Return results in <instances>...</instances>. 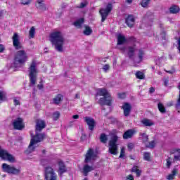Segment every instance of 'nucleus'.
<instances>
[{
	"instance_id": "nucleus-1",
	"label": "nucleus",
	"mask_w": 180,
	"mask_h": 180,
	"mask_svg": "<svg viewBox=\"0 0 180 180\" xmlns=\"http://www.w3.org/2000/svg\"><path fill=\"white\" fill-rule=\"evenodd\" d=\"M35 131L36 134L32 136V138L30 140V143L28 146V148L25 151V153L27 155L31 154V153H33L34 150H36V145L38 143H41V141H44V139H46V134L41 133L40 134V131L43 130V129L46 128V122L43 120L37 119L35 120Z\"/></svg>"
},
{
	"instance_id": "nucleus-2",
	"label": "nucleus",
	"mask_w": 180,
	"mask_h": 180,
	"mask_svg": "<svg viewBox=\"0 0 180 180\" xmlns=\"http://www.w3.org/2000/svg\"><path fill=\"white\" fill-rule=\"evenodd\" d=\"M50 40L52 44L55 46L56 50H57L59 53H63L64 49V37L63 36V33L60 31H56L50 34Z\"/></svg>"
},
{
	"instance_id": "nucleus-3",
	"label": "nucleus",
	"mask_w": 180,
	"mask_h": 180,
	"mask_svg": "<svg viewBox=\"0 0 180 180\" xmlns=\"http://www.w3.org/2000/svg\"><path fill=\"white\" fill-rule=\"evenodd\" d=\"M98 96H103L100 98L98 100V103L101 105V106H105V105L107 106H112V101H113V99L106 89H98L97 91L96 96H98Z\"/></svg>"
},
{
	"instance_id": "nucleus-4",
	"label": "nucleus",
	"mask_w": 180,
	"mask_h": 180,
	"mask_svg": "<svg viewBox=\"0 0 180 180\" xmlns=\"http://www.w3.org/2000/svg\"><path fill=\"white\" fill-rule=\"evenodd\" d=\"M29 57L27 56V53L25 50L17 51L14 55L13 59V65L15 68H18L20 67V65H23L27 61Z\"/></svg>"
},
{
	"instance_id": "nucleus-5",
	"label": "nucleus",
	"mask_w": 180,
	"mask_h": 180,
	"mask_svg": "<svg viewBox=\"0 0 180 180\" xmlns=\"http://www.w3.org/2000/svg\"><path fill=\"white\" fill-rule=\"evenodd\" d=\"M28 70L30 82L31 85H36L37 83V74H39V71L37 70V63L35 60H32Z\"/></svg>"
},
{
	"instance_id": "nucleus-6",
	"label": "nucleus",
	"mask_w": 180,
	"mask_h": 180,
	"mask_svg": "<svg viewBox=\"0 0 180 180\" xmlns=\"http://www.w3.org/2000/svg\"><path fill=\"white\" fill-rule=\"evenodd\" d=\"M117 140H119L117 136L114 135L111 137V140H110L108 143V153L112 155H117Z\"/></svg>"
},
{
	"instance_id": "nucleus-7",
	"label": "nucleus",
	"mask_w": 180,
	"mask_h": 180,
	"mask_svg": "<svg viewBox=\"0 0 180 180\" xmlns=\"http://www.w3.org/2000/svg\"><path fill=\"white\" fill-rule=\"evenodd\" d=\"M98 158V153L92 148H89L84 155V163L89 164Z\"/></svg>"
},
{
	"instance_id": "nucleus-8",
	"label": "nucleus",
	"mask_w": 180,
	"mask_h": 180,
	"mask_svg": "<svg viewBox=\"0 0 180 180\" xmlns=\"http://www.w3.org/2000/svg\"><path fill=\"white\" fill-rule=\"evenodd\" d=\"M1 168L4 172H6L7 174H11L12 175H19L20 174V169H16V167L6 163H4Z\"/></svg>"
},
{
	"instance_id": "nucleus-9",
	"label": "nucleus",
	"mask_w": 180,
	"mask_h": 180,
	"mask_svg": "<svg viewBox=\"0 0 180 180\" xmlns=\"http://www.w3.org/2000/svg\"><path fill=\"white\" fill-rule=\"evenodd\" d=\"M112 10L113 6L110 3L107 5L105 8H101L99 10V13L101 16V22L106 20V18L108 16H109V14L112 12Z\"/></svg>"
},
{
	"instance_id": "nucleus-10",
	"label": "nucleus",
	"mask_w": 180,
	"mask_h": 180,
	"mask_svg": "<svg viewBox=\"0 0 180 180\" xmlns=\"http://www.w3.org/2000/svg\"><path fill=\"white\" fill-rule=\"evenodd\" d=\"M45 180H57L58 176L57 174L54 172V169L49 166L45 167L44 173Z\"/></svg>"
},
{
	"instance_id": "nucleus-11",
	"label": "nucleus",
	"mask_w": 180,
	"mask_h": 180,
	"mask_svg": "<svg viewBox=\"0 0 180 180\" xmlns=\"http://www.w3.org/2000/svg\"><path fill=\"white\" fill-rule=\"evenodd\" d=\"M0 158L7 160L9 162H15V158L13 155L8 153V150L1 149L0 146Z\"/></svg>"
},
{
	"instance_id": "nucleus-12",
	"label": "nucleus",
	"mask_w": 180,
	"mask_h": 180,
	"mask_svg": "<svg viewBox=\"0 0 180 180\" xmlns=\"http://www.w3.org/2000/svg\"><path fill=\"white\" fill-rule=\"evenodd\" d=\"M57 164L58 167V176L60 178H63V175H64L65 172H68V168L67 167V165H65V163L64 162V161L61 160H58Z\"/></svg>"
},
{
	"instance_id": "nucleus-13",
	"label": "nucleus",
	"mask_w": 180,
	"mask_h": 180,
	"mask_svg": "<svg viewBox=\"0 0 180 180\" xmlns=\"http://www.w3.org/2000/svg\"><path fill=\"white\" fill-rule=\"evenodd\" d=\"M13 127L14 130H23L25 124L23 123V118L17 117L13 122Z\"/></svg>"
},
{
	"instance_id": "nucleus-14",
	"label": "nucleus",
	"mask_w": 180,
	"mask_h": 180,
	"mask_svg": "<svg viewBox=\"0 0 180 180\" xmlns=\"http://www.w3.org/2000/svg\"><path fill=\"white\" fill-rule=\"evenodd\" d=\"M13 40V46L15 50H22V43H20V40L19 39V34L15 32L12 37Z\"/></svg>"
},
{
	"instance_id": "nucleus-15",
	"label": "nucleus",
	"mask_w": 180,
	"mask_h": 180,
	"mask_svg": "<svg viewBox=\"0 0 180 180\" xmlns=\"http://www.w3.org/2000/svg\"><path fill=\"white\" fill-rule=\"evenodd\" d=\"M84 120L86 123L87 126H89V129L93 131L96 124L95 120L91 117H84Z\"/></svg>"
},
{
	"instance_id": "nucleus-16",
	"label": "nucleus",
	"mask_w": 180,
	"mask_h": 180,
	"mask_svg": "<svg viewBox=\"0 0 180 180\" xmlns=\"http://www.w3.org/2000/svg\"><path fill=\"white\" fill-rule=\"evenodd\" d=\"M122 109L124 110V115L125 117L130 116L131 112V105L129 103H124Z\"/></svg>"
},
{
	"instance_id": "nucleus-17",
	"label": "nucleus",
	"mask_w": 180,
	"mask_h": 180,
	"mask_svg": "<svg viewBox=\"0 0 180 180\" xmlns=\"http://www.w3.org/2000/svg\"><path fill=\"white\" fill-rule=\"evenodd\" d=\"M135 133L136 131L133 129H128L124 132L122 138L124 140H129V139H131L134 136Z\"/></svg>"
},
{
	"instance_id": "nucleus-18",
	"label": "nucleus",
	"mask_w": 180,
	"mask_h": 180,
	"mask_svg": "<svg viewBox=\"0 0 180 180\" xmlns=\"http://www.w3.org/2000/svg\"><path fill=\"white\" fill-rule=\"evenodd\" d=\"M135 22L136 20L134 19V16L132 15H128L125 20V23H127L129 27H133V26H134Z\"/></svg>"
},
{
	"instance_id": "nucleus-19",
	"label": "nucleus",
	"mask_w": 180,
	"mask_h": 180,
	"mask_svg": "<svg viewBox=\"0 0 180 180\" xmlns=\"http://www.w3.org/2000/svg\"><path fill=\"white\" fill-rule=\"evenodd\" d=\"M36 8L39 9V12H46L47 11V6L44 4V1H37L36 4Z\"/></svg>"
},
{
	"instance_id": "nucleus-20",
	"label": "nucleus",
	"mask_w": 180,
	"mask_h": 180,
	"mask_svg": "<svg viewBox=\"0 0 180 180\" xmlns=\"http://www.w3.org/2000/svg\"><path fill=\"white\" fill-rule=\"evenodd\" d=\"M95 169L94 167L89 166L88 164L84 165L82 169V173L84 176H88V174L91 172V171H94Z\"/></svg>"
},
{
	"instance_id": "nucleus-21",
	"label": "nucleus",
	"mask_w": 180,
	"mask_h": 180,
	"mask_svg": "<svg viewBox=\"0 0 180 180\" xmlns=\"http://www.w3.org/2000/svg\"><path fill=\"white\" fill-rule=\"evenodd\" d=\"M63 99H64V96H63V94H57L53 98L54 105H60V103H61V102H63Z\"/></svg>"
},
{
	"instance_id": "nucleus-22",
	"label": "nucleus",
	"mask_w": 180,
	"mask_h": 180,
	"mask_svg": "<svg viewBox=\"0 0 180 180\" xmlns=\"http://www.w3.org/2000/svg\"><path fill=\"white\" fill-rule=\"evenodd\" d=\"M124 43H127V39L124 35L121 34L117 35V43L118 46H122V44H124Z\"/></svg>"
},
{
	"instance_id": "nucleus-23",
	"label": "nucleus",
	"mask_w": 180,
	"mask_h": 180,
	"mask_svg": "<svg viewBox=\"0 0 180 180\" xmlns=\"http://www.w3.org/2000/svg\"><path fill=\"white\" fill-rule=\"evenodd\" d=\"M85 22V19L84 18H81L75 21L73 25L77 27V29H81L82 27V25Z\"/></svg>"
},
{
	"instance_id": "nucleus-24",
	"label": "nucleus",
	"mask_w": 180,
	"mask_h": 180,
	"mask_svg": "<svg viewBox=\"0 0 180 180\" xmlns=\"http://www.w3.org/2000/svg\"><path fill=\"white\" fill-rule=\"evenodd\" d=\"M92 28H91V27L88 25L84 26V30L83 31L84 36H91V34H92Z\"/></svg>"
},
{
	"instance_id": "nucleus-25",
	"label": "nucleus",
	"mask_w": 180,
	"mask_h": 180,
	"mask_svg": "<svg viewBox=\"0 0 180 180\" xmlns=\"http://www.w3.org/2000/svg\"><path fill=\"white\" fill-rule=\"evenodd\" d=\"M131 172H134L138 178L141 175V170L137 166H134L131 169Z\"/></svg>"
},
{
	"instance_id": "nucleus-26",
	"label": "nucleus",
	"mask_w": 180,
	"mask_h": 180,
	"mask_svg": "<svg viewBox=\"0 0 180 180\" xmlns=\"http://www.w3.org/2000/svg\"><path fill=\"white\" fill-rule=\"evenodd\" d=\"M142 124L148 127H151V126H154V122H151V120L148 119H144L142 120Z\"/></svg>"
},
{
	"instance_id": "nucleus-27",
	"label": "nucleus",
	"mask_w": 180,
	"mask_h": 180,
	"mask_svg": "<svg viewBox=\"0 0 180 180\" xmlns=\"http://www.w3.org/2000/svg\"><path fill=\"white\" fill-rule=\"evenodd\" d=\"M100 141L101 143H103V144H106V143H108V136H106V134L103 133L101 134Z\"/></svg>"
},
{
	"instance_id": "nucleus-28",
	"label": "nucleus",
	"mask_w": 180,
	"mask_h": 180,
	"mask_svg": "<svg viewBox=\"0 0 180 180\" xmlns=\"http://www.w3.org/2000/svg\"><path fill=\"white\" fill-rule=\"evenodd\" d=\"M170 13L176 14L179 13V7L177 6H172L169 8Z\"/></svg>"
},
{
	"instance_id": "nucleus-29",
	"label": "nucleus",
	"mask_w": 180,
	"mask_h": 180,
	"mask_svg": "<svg viewBox=\"0 0 180 180\" xmlns=\"http://www.w3.org/2000/svg\"><path fill=\"white\" fill-rule=\"evenodd\" d=\"M158 108L160 113H165L167 112V110L165 109V107L164 106V104H162V103H158Z\"/></svg>"
},
{
	"instance_id": "nucleus-30",
	"label": "nucleus",
	"mask_w": 180,
	"mask_h": 180,
	"mask_svg": "<svg viewBox=\"0 0 180 180\" xmlns=\"http://www.w3.org/2000/svg\"><path fill=\"white\" fill-rule=\"evenodd\" d=\"M176 174H178V169H174L172 171V173L169 174L167 176V179H168V180H172V179H174V176H175V175H176Z\"/></svg>"
},
{
	"instance_id": "nucleus-31",
	"label": "nucleus",
	"mask_w": 180,
	"mask_h": 180,
	"mask_svg": "<svg viewBox=\"0 0 180 180\" xmlns=\"http://www.w3.org/2000/svg\"><path fill=\"white\" fill-rule=\"evenodd\" d=\"M128 56L129 58H133V57L134 56V47L133 46H129L128 48Z\"/></svg>"
},
{
	"instance_id": "nucleus-32",
	"label": "nucleus",
	"mask_w": 180,
	"mask_h": 180,
	"mask_svg": "<svg viewBox=\"0 0 180 180\" xmlns=\"http://www.w3.org/2000/svg\"><path fill=\"white\" fill-rule=\"evenodd\" d=\"M143 160L148 162L151 161V153L150 152L143 153Z\"/></svg>"
},
{
	"instance_id": "nucleus-33",
	"label": "nucleus",
	"mask_w": 180,
	"mask_h": 180,
	"mask_svg": "<svg viewBox=\"0 0 180 180\" xmlns=\"http://www.w3.org/2000/svg\"><path fill=\"white\" fill-rule=\"evenodd\" d=\"M135 75L137 79H144V73H143L141 71H136Z\"/></svg>"
},
{
	"instance_id": "nucleus-34",
	"label": "nucleus",
	"mask_w": 180,
	"mask_h": 180,
	"mask_svg": "<svg viewBox=\"0 0 180 180\" xmlns=\"http://www.w3.org/2000/svg\"><path fill=\"white\" fill-rule=\"evenodd\" d=\"M150 2H151V0H142L140 5L142 6V8H147L148 5H150Z\"/></svg>"
},
{
	"instance_id": "nucleus-35",
	"label": "nucleus",
	"mask_w": 180,
	"mask_h": 180,
	"mask_svg": "<svg viewBox=\"0 0 180 180\" xmlns=\"http://www.w3.org/2000/svg\"><path fill=\"white\" fill-rule=\"evenodd\" d=\"M30 39H34V34H36V28L34 27H32L30 30Z\"/></svg>"
},
{
	"instance_id": "nucleus-36",
	"label": "nucleus",
	"mask_w": 180,
	"mask_h": 180,
	"mask_svg": "<svg viewBox=\"0 0 180 180\" xmlns=\"http://www.w3.org/2000/svg\"><path fill=\"white\" fill-rule=\"evenodd\" d=\"M6 101V94L3 91H0V103Z\"/></svg>"
},
{
	"instance_id": "nucleus-37",
	"label": "nucleus",
	"mask_w": 180,
	"mask_h": 180,
	"mask_svg": "<svg viewBox=\"0 0 180 180\" xmlns=\"http://www.w3.org/2000/svg\"><path fill=\"white\" fill-rule=\"evenodd\" d=\"M60 112L56 111L53 113L52 119L53 120L57 121L58 119H60Z\"/></svg>"
},
{
	"instance_id": "nucleus-38",
	"label": "nucleus",
	"mask_w": 180,
	"mask_h": 180,
	"mask_svg": "<svg viewBox=\"0 0 180 180\" xmlns=\"http://www.w3.org/2000/svg\"><path fill=\"white\" fill-rule=\"evenodd\" d=\"M141 136H142V141L146 144V143H148V135L147 134L143 133L141 134Z\"/></svg>"
},
{
	"instance_id": "nucleus-39",
	"label": "nucleus",
	"mask_w": 180,
	"mask_h": 180,
	"mask_svg": "<svg viewBox=\"0 0 180 180\" xmlns=\"http://www.w3.org/2000/svg\"><path fill=\"white\" fill-rule=\"evenodd\" d=\"M167 162H166V167L167 168H171V165H172V158H168L166 160Z\"/></svg>"
},
{
	"instance_id": "nucleus-40",
	"label": "nucleus",
	"mask_w": 180,
	"mask_h": 180,
	"mask_svg": "<svg viewBox=\"0 0 180 180\" xmlns=\"http://www.w3.org/2000/svg\"><path fill=\"white\" fill-rule=\"evenodd\" d=\"M155 144H157V141H152L149 142V144L146 146L148 148H154L155 147Z\"/></svg>"
},
{
	"instance_id": "nucleus-41",
	"label": "nucleus",
	"mask_w": 180,
	"mask_h": 180,
	"mask_svg": "<svg viewBox=\"0 0 180 180\" xmlns=\"http://www.w3.org/2000/svg\"><path fill=\"white\" fill-rule=\"evenodd\" d=\"M174 153H179L178 155L174 156V160H176V161H179V160H180V149L179 148L174 149Z\"/></svg>"
},
{
	"instance_id": "nucleus-42",
	"label": "nucleus",
	"mask_w": 180,
	"mask_h": 180,
	"mask_svg": "<svg viewBox=\"0 0 180 180\" xmlns=\"http://www.w3.org/2000/svg\"><path fill=\"white\" fill-rule=\"evenodd\" d=\"M143 56H144V51H143L142 49H140L139 53V58L140 61H143Z\"/></svg>"
},
{
	"instance_id": "nucleus-43",
	"label": "nucleus",
	"mask_w": 180,
	"mask_h": 180,
	"mask_svg": "<svg viewBox=\"0 0 180 180\" xmlns=\"http://www.w3.org/2000/svg\"><path fill=\"white\" fill-rule=\"evenodd\" d=\"M103 70L104 71V72H108V71H109V70H110V65H109L108 64H105L103 66Z\"/></svg>"
},
{
	"instance_id": "nucleus-44",
	"label": "nucleus",
	"mask_w": 180,
	"mask_h": 180,
	"mask_svg": "<svg viewBox=\"0 0 180 180\" xmlns=\"http://www.w3.org/2000/svg\"><path fill=\"white\" fill-rule=\"evenodd\" d=\"M127 148H128L129 151H131L134 148V143H129L127 144Z\"/></svg>"
},
{
	"instance_id": "nucleus-45",
	"label": "nucleus",
	"mask_w": 180,
	"mask_h": 180,
	"mask_svg": "<svg viewBox=\"0 0 180 180\" xmlns=\"http://www.w3.org/2000/svg\"><path fill=\"white\" fill-rule=\"evenodd\" d=\"M117 96L119 99L126 98V93H118Z\"/></svg>"
},
{
	"instance_id": "nucleus-46",
	"label": "nucleus",
	"mask_w": 180,
	"mask_h": 180,
	"mask_svg": "<svg viewBox=\"0 0 180 180\" xmlns=\"http://www.w3.org/2000/svg\"><path fill=\"white\" fill-rule=\"evenodd\" d=\"M31 2H32V0H21L22 5H30Z\"/></svg>"
},
{
	"instance_id": "nucleus-47",
	"label": "nucleus",
	"mask_w": 180,
	"mask_h": 180,
	"mask_svg": "<svg viewBox=\"0 0 180 180\" xmlns=\"http://www.w3.org/2000/svg\"><path fill=\"white\" fill-rule=\"evenodd\" d=\"M13 103L15 105V106H19V105H20V101H19V100L16 99V97L13 98Z\"/></svg>"
},
{
	"instance_id": "nucleus-48",
	"label": "nucleus",
	"mask_w": 180,
	"mask_h": 180,
	"mask_svg": "<svg viewBox=\"0 0 180 180\" xmlns=\"http://www.w3.org/2000/svg\"><path fill=\"white\" fill-rule=\"evenodd\" d=\"M124 157V148H122L119 158H123Z\"/></svg>"
},
{
	"instance_id": "nucleus-49",
	"label": "nucleus",
	"mask_w": 180,
	"mask_h": 180,
	"mask_svg": "<svg viewBox=\"0 0 180 180\" xmlns=\"http://www.w3.org/2000/svg\"><path fill=\"white\" fill-rule=\"evenodd\" d=\"M86 5H88V2H87V1L82 2V3L80 4V6H79V8H80L81 9H82V8H85V6H86Z\"/></svg>"
},
{
	"instance_id": "nucleus-50",
	"label": "nucleus",
	"mask_w": 180,
	"mask_h": 180,
	"mask_svg": "<svg viewBox=\"0 0 180 180\" xmlns=\"http://www.w3.org/2000/svg\"><path fill=\"white\" fill-rule=\"evenodd\" d=\"M129 41H136V38H134V37H130L127 39V43H129Z\"/></svg>"
},
{
	"instance_id": "nucleus-51",
	"label": "nucleus",
	"mask_w": 180,
	"mask_h": 180,
	"mask_svg": "<svg viewBox=\"0 0 180 180\" xmlns=\"http://www.w3.org/2000/svg\"><path fill=\"white\" fill-rule=\"evenodd\" d=\"M5 51V46L3 44H0V53Z\"/></svg>"
},
{
	"instance_id": "nucleus-52",
	"label": "nucleus",
	"mask_w": 180,
	"mask_h": 180,
	"mask_svg": "<svg viewBox=\"0 0 180 180\" xmlns=\"http://www.w3.org/2000/svg\"><path fill=\"white\" fill-rule=\"evenodd\" d=\"M126 180H134V177L133 176V175L129 174L128 176H127Z\"/></svg>"
},
{
	"instance_id": "nucleus-53",
	"label": "nucleus",
	"mask_w": 180,
	"mask_h": 180,
	"mask_svg": "<svg viewBox=\"0 0 180 180\" xmlns=\"http://www.w3.org/2000/svg\"><path fill=\"white\" fill-rule=\"evenodd\" d=\"M37 87L38 88V89H43V88H44V86L43 85V84H41V82L40 84H38Z\"/></svg>"
},
{
	"instance_id": "nucleus-54",
	"label": "nucleus",
	"mask_w": 180,
	"mask_h": 180,
	"mask_svg": "<svg viewBox=\"0 0 180 180\" xmlns=\"http://www.w3.org/2000/svg\"><path fill=\"white\" fill-rule=\"evenodd\" d=\"M149 92H150V94H154V92H155V89L154 87H150V88L149 89Z\"/></svg>"
},
{
	"instance_id": "nucleus-55",
	"label": "nucleus",
	"mask_w": 180,
	"mask_h": 180,
	"mask_svg": "<svg viewBox=\"0 0 180 180\" xmlns=\"http://www.w3.org/2000/svg\"><path fill=\"white\" fill-rule=\"evenodd\" d=\"M169 82V80L168 79H165V86H167Z\"/></svg>"
},
{
	"instance_id": "nucleus-56",
	"label": "nucleus",
	"mask_w": 180,
	"mask_h": 180,
	"mask_svg": "<svg viewBox=\"0 0 180 180\" xmlns=\"http://www.w3.org/2000/svg\"><path fill=\"white\" fill-rule=\"evenodd\" d=\"M72 119H79V115H75L72 116Z\"/></svg>"
},
{
	"instance_id": "nucleus-57",
	"label": "nucleus",
	"mask_w": 180,
	"mask_h": 180,
	"mask_svg": "<svg viewBox=\"0 0 180 180\" xmlns=\"http://www.w3.org/2000/svg\"><path fill=\"white\" fill-rule=\"evenodd\" d=\"M133 1L134 0H126V2L130 5L131 4H133Z\"/></svg>"
},
{
	"instance_id": "nucleus-58",
	"label": "nucleus",
	"mask_w": 180,
	"mask_h": 180,
	"mask_svg": "<svg viewBox=\"0 0 180 180\" xmlns=\"http://www.w3.org/2000/svg\"><path fill=\"white\" fill-rule=\"evenodd\" d=\"M167 74H174V72L172 70H165Z\"/></svg>"
},
{
	"instance_id": "nucleus-59",
	"label": "nucleus",
	"mask_w": 180,
	"mask_h": 180,
	"mask_svg": "<svg viewBox=\"0 0 180 180\" xmlns=\"http://www.w3.org/2000/svg\"><path fill=\"white\" fill-rule=\"evenodd\" d=\"M79 98H80L79 94H75L76 99H79Z\"/></svg>"
},
{
	"instance_id": "nucleus-60",
	"label": "nucleus",
	"mask_w": 180,
	"mask_h": 180,
	"mask_svg": "<svg viewBox=\"0 0 180 180\" xmlns=\"http://www.w3.org/2000/svg\"><path fill=\"white\" fill-rule=\"evenodd\" d=\"M162 34H163L164 36H165V35L167 34V32L162 31Z\"/></svg>"
},
{
	"instance_id": "nucleus-61",
	"label": "nucleus",
	"mask_w": 180,
	"mask_h": 180,
	"mask_svg": "<svg viewBox=\"0 0 180 180\" xmlns=\"http://www.w3.org/2000/svg\"><path fill=\"white\" fill-rule=\"evenodd\" d=\"M37 2H44V0H37Z\"/></svg>"
},
{
	"instance_id": "nucleus-62",
	"label": "nucleus",
	"mask_w": 180,
	"mask_h": 180,
	"mask_svg": "<svg viewBox=\"0 0 180 180\" xmlns=\"http://www.w3.org/2000/svg\"><path fill=\"white\" fill-rule=\"evenodd\" d=\"M42 153H43V154H46V150L44 149V150H42Z\"/></svg>"
},
{
	"instance_id": "nucleus-63",
	"label": "nucleus",
	"mask_w": 180,
	"mask_h": 180,
	"mask_svg": "<svg viewBox=\"0 0 180 180\" xmlns=\"http://www.w3.org/2000/svg\"><path fill=\"white\" fill-rule=\"evenodd\" d=\"M83 180H89L88 178L85 177Z\"/></svg>"
},
{
	"instance_id": "nucleus-64",
	"label": "nucleus",
	"mask_w": 180,
	"mask_h": 180,
	"mask_svg": "<svg viewBox=\"0 0 180 180\" xmlns=\"http://www.w3.org/2000/svg\"><path fill=\"white\" fill-rule=\"evenodd\" d=\"M44 161H46V160H41V162H43Z\"/></svg>"
}]
</instances>
